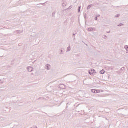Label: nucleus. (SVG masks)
Here are the masks:
<instances>
[{"mask_svg": "<svg viewBox=\"0 0 128 128\" xmlns=\"http://www.w3.org/2000/svg\"><path fill=\"white\" fill-rule=\"evenodd\" d=\"M27 70L28 72H32L34 70V68L32 66H29L27 68Z\"/></svg>", "mask_w": 128, "mask_h": 128, "instance_id": "1", "label": "nucleus"}, {"mask_svg": "<svg viewBox=\"0 0 128 128\" xmlns=\"http://www.w3.org/2000/svg\"><path fill=\"white\" fill-rule=\"evenodd\" d=\"M45 68H46L47 70H50V68H51L50 65V64H46V66Z\"/></svg>", "mask_w": 128, "mask_h": 128, "instance_id": "2", "label": "nucleus"}, {"mask_svg": "<svg viewBox=\"0 0 128 128\" xmlns=\"http://www.w3.org/2000/svg\"><path fill=\"white\" fill-rule=\"evenodd\" d=\"M15 32L17 34H22V32H24V30H16Z\"/></svg>", "mask_w": 128, "mask_h": 128, "instance_id": "3", "label": "nucleus"}, {"mask_svg": "<svg viewBox=\"0 0 128 128\" xmlns=\"http://www.w3.org/2000/svg\"><path fill=\"white\" fill-rule=\"evenodd\" d=\"M70 50H72V48H70V46H69L67 48L66 52H70Z\"/></svg>", "mask_w": 128, "mask_h": 128, "instance_id": "4", "label": "nucleus"}, {"mask_svg": "<svg viewBox=\"0 0 128 128\" xmlns=\"http://www.w3.org/2000/svg\"><path fill=\"white\" fill-rule=\"evenodd\" d=\"M91 72L92 74H93V76H94V74H96V71L94 70H92Z\"/></svg>", "mask_w": 128, "mask_h": 128, "instance_id": "5", "label": "nucleus"}, {"mask_svg": "<svg viewBox=\"0 0 128 128\" xmlns=\"http://www.w3.org/2000/svg\"><path fill=\"white\" fill-rule=\"evenodd\" d=\"M97 94H100V92H104V90H96Z\"/></svg>", "mask_w": 128, "mask_h": 128, "instance_id": "6", "label": "nucleus"}, {"mask_svg": "<svg viewBox=\"0 0 128 128\" xmlns=\"http://www.w3.org/2000/svg\"><path fill=\"white\" fill-rule=\"evenodd\" d=\"M92 90V92L93 94H97L96 90Z\"/></svg>", "mask_w": 128, "mask_h": 128, "instance_id": "7", "label": "nucleus"}, {"mask_svg": "<svg viewBox=\"0 0 128 128\" xmlns=\"http://www.w3.org/2000/svg\"><path fill=\"white\" fill-rule=\"evenodd\" d=\"M88 32H93L94 31V28H90L88 29Z\"/></svg>", "mask_w": 128, "mask_h": 128, "instance_id": "8", "label": "nucleus"}, {"mask_svg": "<svg viewBox=\"0 0 128 128\" xmlns=\"http://www.w3.org/2000/svg\"><path fill=\"white\" fill-rule=\"evenodd\" d=\"M104 72H106L104 71V70H102L100 72V74H104Z\"/></svg>", "mask_w": 128, "mask_h": 128, "instance_id": "9", "label": "nucleus"}, {"mask_svg": "<svg viewBox=\"0 0 128 128\" xmlns=\"http://www.w3.org/2000/svg\"><path fill=\"white\" fill-rule=\"evenodd\" d=\"M62 6H66V2H64L63 4H62Z\"/></svg>", "mask_w": 128, "mask_h": 128, "instance_id": "10", "label": "nucleus"}, {"mask_svg": "<svg viewBox=\"0 0 128 128\" xmlns=\"http://www.w3.org/2000/svg\"><path fill=\"white\" fill-rule=\"evenodd\" d=\"M92 5H90L88 6V7L87 9L88 10H90V8H92Z\"/></svg>", "mask_w": 128, "mask_h": 128, "instance_id": "11", "label": "nucleus"}, {"mask_svg": "<svg viewBox=\"0 0 128 128\" xmlns=\"http://www.w3.org/2000/svg\"><path fill=\"white\" fill-rule=\"evenodd\" d=\"M60 88H63L64 89L66 88V86L64 85V84H61L60 86Z\"/></svg>", "mask_w": 128, "mask_h": 128, "instance_id": "12", "label": "nucleus"}, {"mask_svg": "<svg viewBox=\"0 0 128 128\" xmlns=\"http://www.w3.org/2000/svg\"><path fill=\"white\" fill-rule=\"evenodd\" d=\"M124 48L126 50V52H128V46H126Z\"/></svg>", "mask_w": 128, "mask_h": 128, "instance_id": "13", "label": "nucleus"}, {"mask_svg": "<svg viewBox=\"0 0 128 128\" xmlns=\"http://www.w3.org/2000/svg\"><path fill=\"white\" fill-rule=\"evenodd\" d=\"M60 54H64V50H60Z\"/></svg>", "mask_w": 128, "mask_h": 128, "instance_id": "14", "label": "nucleus"}, {"mask_svg": "<svg viewBox=\"0 0 128 128\" xmlns=\"http://www.w3.org/2000/svg\"><path fill=\"white\" fill-rule=\"evenodd\" d=\"M89 74H90V76H94V74L92 73V71H89Z\"/></svg>", "mask_w": 128, "mask_h": 128, "instance_id": "15", "label": "nucleus"}, {"mask_svg": "<svg viewBox=\"0 0 128 128\" xmlns=\"http://www.w3.org/2000/svg\"><path fill=\"white\" fill-rule=\"evenodd\" d=\"M80 8H82L81 6H79L78 12H80Z\"/></svg>", "mask_w": 128, "mask_h": 128, "instance_id": "16", "label": "nucleus"}, {"mask_svg": "<svg viewBox=\"0 0 128 128\" xmlns=\"http://www.w3.org/2000/svg\"><path fill=\"white\" fill-rule=\"evenodd\" d=\"M120 14H117L116 16H115V18H120Z\"/></svg>", "mask_w": 128, "mask_h": 128, "instance_id": "17", "label": "nucleus"}, {"mask_svg": "<svg viewBox=\"0 0 128 128\" xmlns=\"http://www.w3.org/2000/svg\"><path fill=\"white\" fill-rule=\"evenodd\" d=\"M124 26V24H121L118 25V26Z\"/></svg>", "mask_w": 128, "mask_h": 128, "instance_id": "18", "label": "nucleus"}, {"mask_svg": "<svg viewBox=\"0 0 128 128\" xmlns=\"http://www.w3.org/2000/svg\"><path fill=\"white\" fill-rule=\"evenodd\" d=\"M100 15H98L96 17V18H100Z\"/></svg>", "mask_w": 128, "mask_h": 128, "instance_id": "19", "label": "nucleus"}, {"mask_svg": "<svg viewBox=\"0 0 128 128\" xmlns=\"http://www.w3.org/2000/svg\"><path fill=\"white\" fill-rule=\"evenodd\" d=\"M95 20H98V17H96V18H95Z\"/></svg>", "mask_w": 128, "mask_h": 128, "instance_id": "20", "label": "nucleus"}, {"mask_svg": "<svg viewBox=\"0 0 128 128\" xmlns=\"http://www.w3.org/2000/svg\"><path fill=\"white\" fill-rule=\"evenodd\" d=\"M68 8H69V10H71V8H72V6H70Z\"/></svg>", "mask_w": 128, "mask_h": 128, "instance_id": "21", "label": "nucleus"}, {"mask_svg": "<svg viewBox=\"0 0 128 128\" xmlns=\"http://www.w3.org/2000/svg\"><path fill=\"white\" fill-rule=\"evenodd\" d=\"M54 14H56V13H53L52 14V16H54Z\"/></svg>", "mask_w": 128, "mask_h": 128, "instance_id": "22", "label": "nucleus"}, {"mask_svg": "<svg viewBox=\"0 0 128 128\" xmlns=\"http://www.w3.org/2000/svg\"><path fill=\"white\" fill-rule=\"evenodd\" d=\"M107 34H110V31L109 32H107Z\"/></svg>", "mask_w": 128, "mask_h": 128, "instance_id": "23", "label": "nucleus"}, {"mask_svg": "<svg viewBox=\"0 0 128 128\" xmlns=\"http://www.w3.org/2000/svg\"><path fill=\"white\" fill-rule=\"evenodd\" d=\"M34 128H38V126H34Z\"/></svg>", "mask_w": 128, "mask_h": 128, "instance_id": "24", "label": "nucleus"}, {"mask_svg": "<svg viewBox=\"0 0 128 128\" xmlns=\"http://www.w3.org/2000/svg\"><path fill=\"white\" fill-rule=\"evenodd\" d=\"M74 36H76V34H74L73 35Z\"/></svg>", "mask_w": 128, "mask_h": 128, "instance_id": "25", "label": "nucleus"}, {"mask_svg": "<svg viewBox=\"0 0 128 128\" xmlns=\"http://www.w3.org/2000/svg\"><path fill=\"white\" fill-rule=\"evenodd\" d=\"M105 38H108V36H104Z\"/></svg>", "mask_w": 128, "mask_h": 128, "instance_id": "26", "label": "nucleus"}, {"mask_svg": "<svg viewBox=\"0 0 128 128\" xmlns=\"http://www.w3.org/2000/svg\"><path fill=\"white\" fill-rule=\"evenodd\" d=\"M64 0H62V2H64Z\"/></svg>", "mask_w": 128, "mask_h": 128, "instance_id": "27", "label": "nucleus"}, {"mask_svg": "<svg viewBox=\"0 0 128 128\" xmlns=\"http://www.w3.org/2000/svg\"><path fill=\"white\" fill-rule=\"evenodd\" d=\"M1 82V80H0V82Z\"/></svg>", "mask_w": 128, "mask_h": 128, "instance_id": "28", "label": "nucleus"}, {"mask_svg": "<svg viewBox=\"0 0 128 128\" xmlns=\"http://www.w3.org/2000/svg\"><path fill=\"white\" fill-rule=\"evenodd\" d=\"M1 84H4V82H2Z\"/></svg>", "mask_w": 128, "mask_h": 128, "instance_id": "29", "label": "nucleus"}]
</instances>
